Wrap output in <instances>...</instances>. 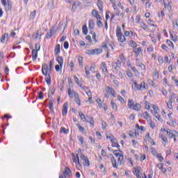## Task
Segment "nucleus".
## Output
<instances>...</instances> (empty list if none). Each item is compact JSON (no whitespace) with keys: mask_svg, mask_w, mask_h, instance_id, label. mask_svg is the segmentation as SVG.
Returning <instances> with one entry per match:
<instances>
[{"mask_svg":"<svg viewBox=\"0 0 178 178\" xmlns=\"http://www.w3.org/2000/svg\"><path fill=\"white\" fill-rule=\"evenodd\" d=\"M39 99H42L44 98V93L42 91L39 92L38 93Z\"/></svg>","mask_w":178,"mask_h":178,"instance_id":"obj_50","label":"nucleus"},{"mask_svg":"<svg viewBox=\"0 0 178 178\" xmlns=\"http://www.w3.org/2000/svg\"><path fill=\"white\" fill-rule=\"evenodd\" d=\"M82 31L84 34V35H87L88 33V29L87 28V25H83L82 27Z\"/></svg>","mask_w":178,"mask_h":178,"instance_id":"obj_29","label":"nucleus"},{"mask_svg":"<svg viewBox=\"0 0 178 178\" xmlns=\"http://www.w3.org/2000/svg\"><path fill=\"white\" fill-rule=\"evenodd\" d=\"M76 127H78L79 131H84V127H81L79 124H76Z\"/></svg>","mask_w":178,"mask_h":178,"instance_id":"obj_51","label":"nucleus"},{"mask_svg":"<svg viewBox=\"0 0 178 178\" xmlns=\"http://www.w3.org/2000/svg\"><path fill=\"white\" fill-rule=\"evenodd\" d=\"M2 5L5 7V9L8 12H10L12 10V2L10 0H1Z\"/></svg>","mask_w":178,"mask_h":178,"instance_id":"obj_3","label":"nucleus"},{"mask_svg":"<svg viewBox=\"0 0 178 178\" xmlns=\"http://www.w3.org/2000/svg\"><path fill=\"white\" fill-rule=\"evenodd\" d=\"M140 27H142V29H143L144 30H147L148 29V26L144 22L140 23Z\"/></svg>","mask_w":178,"mask_h":178,"instance_id":"obj_43","label":"nucleus"},{"mask_svg":"<svg viewBox=\"0 0 178 178\" xmlns=\"http://www.w3.org/2000/svg\"><path fill=\"white\" fill-rule=\"evenodd\" d=\"M106 122L105 121H102V127L103 130H105L106 129Z\"/></svg>","mask_w":178,"mask_h":178,"instance_id":"obj_53","label":"nucleus"},{"mask_svg":"<svg viewBox=\"0 0 178 178\" xmlns=\"http://www.w3.org/2000/svg\"><path fill=\"white\" fill-rule=\"evenodd\" d=\"M134 106V101H133L132 99H129L128 100V108L129 109L133 108V107Z\"/></svg>","mask_w":178,"mask_h":178,"instance_id":"obj_26","label":"nucleus"},{"mask_svg":"<svg viewBox=\"0 0 178 178\" xmlns=\"http://www.w3.org/2000/svg\"><path fill=\"white\" fill-rule=\"evenodd\" d=\"M92 15L93 17H95V19H97V20H102V17H101V15H99V13H98L97 10H93L92 11Z\"/></svg>","mask_w":178,"mask_h":178,"instance_id":"obj_11","label":"nucleus"},{"mask_svg":"<svg viewBox=\"0 0 178 178\" xmlns=\"http://www.w3.org/2000/svg\"><path fill=\"white\" fill-rule=\"evenodd\" d=\"M97 6L100 10V12H103L104 11V6H102V4L101 3V1H99V0L97 1Z\"/></svg>","mask_w":178,"mask_h":178,"instance_id":"obj_34","label":"nucleus"},{"mask_svg":"<svg viewBox=\"0 0 178 178\" xmlns=\"http://www.w3.org/2000/svg\"><path fill=\"white\" fill-rule=\"evenodd\" d=\"M143 88H145V82H141V83L138 87V91H141V90H143Z\"/></svg>","mask_w":178,"mask_h":178,"instance_id":"obj_31","label":"nucleus"},{"mask_svg":"<svg viewBox=\"0 0 178 178\" xmlns=\"http://www.w3.org/2000/svg\"><path fill=\"white\" fill-rule=\"evenodd\" d=\"M74 94H77L74 90H72V88H68V95L70 98H73L74 97Z\"/></svg>","mask_w":178,"mask_h":178,"instance_id":"obj_18","label":"nucleus"},{"mask_svg":"<svg viewBox=\"0 0 178 178\" xmlns=\"http://www.w3.org/2000/svg\"><path fill=\"white\" fill-rule=\"evenodd\" d=\"M167 106L169 108V109H172V108H173L172 106V101H170L168 103H167Z\"/></svg>","mask_w":178,"mask_h":178,"instance_id":"obj_58","label":"nucleus"},{"mask_svg":"<svg viewBox=\"0 0 178 178\" xmlns=\"http://www.w3.org/2000/svg\"><path fill=\"white\" fill-rule=\"evenodd\" d=\"M54 52L56 55L59 56V54H60V44L56 45Z\"/></svg>","mask_w":178,"mask_h":178,"instance_id":"obj_17","label":"nucleus"},{"mask_svg":"<svg viewBox=\"0 0 178 178\" xmlns=\"http://www.w3.org/2000/svg\"><path fill=\"white\" fill-rule=\"evenodd\" d=\"M132 109H133V111H137L138 112V111H140V109H141V105H140V104H136L132 107Z\"/></svg>","mask_w":178,"mask_h":178,"instance_id":"obj_24","label":"nucleus"},{"mask_svg":"<svg viewBox=\"0 0 178 178\" xmlns=\"http://www.w3.org/2000/svg\"><path fill=\"white\" fill-rule=\"evenodd\" d=\"M118 100L120 102H121V104H125L124 99H123V97H122V96H120V95L118 96Z\"/></svg>","mask_w":178,"mask_h":178,"instance_id":"obj_41","label":"nucleus"},{"mask_svg":"<svg viewBox=\"0 0 178 178\" xmlns=\"http://www.w3.org/2000/svg\"><path fill=\"white\" fill-rule=\"evenodd\" d=\"M38 56V51L35 49L32 50V58L33 60H37V58Z\"/></svg>","mask_w":178,"mask_h":178,"instance_id":"obj_15","label":"nucleus"},{"mask_svg":"<svg viewBox=\"0 0 178 178\" xmlns=\"http://www.w3.org/2000/svg\"><path fill=\"white\" fill-rule=\"evenodd\" d=\"M67 106H69V104H67V102L65 103L63 106V116H66V115H67Z\"/></svg>","mask_w":178,"mask_h":178,"instance_id":"obj_12","label":"nucleus"},{"mask_svg":"<svg viewBox=\"0 0 178 178\" xmlns=\"http://www.w3.org/2000/svg\"><path fill=\"white\" fill-rule=\"evenodd\" d=\"M49 108L51 112H54V101H52V100L49 101Z\"/></svg>","mask_w":178,"mask_h":178,"instance_id":"obj_30","label":"nucleus"},{"mask_svg":"<svg viewBox=\"0 0 178 178\" xmlns=\"http://www.w3.org/2000/svg\"><path fill=\"white\" fill-rule=\"evenodd\" d=\"M78 62L79 63V66H81V67H83V57L79 56L78 57Z\"/></svg>","mask_w":178,"mask_h":178,"instance_id":"obj_38","label":"nucleus"},{"mask_svg":"<svg viewBox=\"0 0 178 178\" xmlns=\"http://www.w3.org/2000/svg\"><path fill=\"white\" fill-rule=\"evenodd\" d=\"M86 54L87 55H94L92 49L86 51Z\"/></svg>","mask_w":178,"mask_h":178,"instance_id":"obj_62","label":"nucleus"},{"mask_svg":"<svg viewBox=\"0 0 178 178\" xmlns=\"http://www.w3.org/2000/svg\"><path fill=\"white\" fill-rule=\"evenodd\" d=\"M56 60L60 65V67H62V66H63V58L62 56H57Z\"/></svg>","mask_w":178,"mask_h":178,"instance_id":"obj_14","label":"nucleus"},{"mask_svg":"<svg viewBox=\"0 0 178 178\" xmlns=\"http://www.w3.org/2000/svg\"><path fill=\"white\" fill-rule=\"evenodd\" d=\"M93 55H99V54H102V49H92Z\"/></svg>","mask_w":178,"mask_h":178,"instance_id":"obj_23","label":"nucleus"},{"mask_svg":"<svg viewBox=\"0 0 178 178\" xmlns=\"http://www.w3.org/2000/svg\"><path fill=\"white\" fill-rule=\"evenodd\" d=\"M96 102L98 104L99 108H102V103H101L102 102L101 99L99 98L97 99Z\"/></svg>","mask_w":178,"mask_h":178,"instance_id":"obj_46","label":"nucleus"},{"mask_svg":"<svg viewBox=\"0 0 178 178\" xmlns=\"http://www.w3.org/2000/svg\"><path fill=\"white\" fill-rule=\"evenodd\" d=\"M143 114L145 115V119L148 120V119H149V114H148V112L145 111L143 113Z\"/></svg>","mask_w":178,"mask_h":178,"instance_id":"obj_52","label":"nucleus"},{"mask_svg":"<svg viewBox=\"0 0 178 178\" xmlns=\"http://www.w3.org/2000/svg\"><path fill=\"white\" fill-rule=\"evenodd\" d=\"M80 6V3L74 2L72 4V9H77V8Z\"/></svg>","mask_w":178,"mask_h":178,"instance_id":"obj_40","label":"nucleus"},{"mask_svg":"<svg viewBox=\"0 0 178 178\" xmlns=\"http://www.w3.org/2000/svg\"><path fill=\"white\" fill-rule=\"evenodd\" d=\"M55 33H56V30H55V29L52 28L50 29V32L49 33L52 35H54V34H55Z\"/></svg>","mask_w":178,"mask_h":178,"instance_id":"obj_57","label":"nucleus"},{"mask_svg":"<svg viewBox=\"0 0 178 178\" xmlns=\"http://www.w3.org/2000/svg\"><path fill=\"white\" fill-rule=\"evenodd\" d=\"M166 42H167L168 45V47H170L172 49H175V44H173V42H172V41H170L169 40H167Z\"/></svg>","mask_w":178,"mask_h":178,"instance_id":"obj_33","label":"nucleus"},{"mask_svg":"<svg viewBox=\"0 0 178 178\" xmlns=\"http://www.w3.org/2000/svg\"><path fill=\"white\" fill-rule=\"evenodd\" d=\"M133 173L136 177H138L140 176V173H141V167L137 166L136 168H134Z\"/></svg>","mask_w":178,"mask_h":178,"instance_id":"obj_9","label":"nucleus"},{"mask_svg":"<svg viewBox=\"0 0 178 178\" xmlns=\"http://www.w3.org/2000/svg\"><path fill=\"white\" fill-rule=\"evenodd\" d=\"M153 109L154 112L152 111V113H153L154 116L159 120V122H162V119H161V115L158 113V111H159V108L155 105H153Z\"/></svg>","mask_w":178,"mask_h":178,"instance_id":"obj_4","label":"nucleus"},{"mask_svg":"<svg viewBox=\"0 0 178 178\" xmlns=\"http://www.w3.org/2000/svg\"><path fill=\"white\" fill-rule=\"evenodd\" d=\"M118 151H119L120 152V149H118V150H114L113 151V154L114 155L117 157V158H119V156H122V154H120V153H117Z\"/></svg>","mask_w":178,"mask_h":178,"instance_id":"obj_44","label":"nucleus"},{"mask_svg":"<svg viewBox=\"0 0 178 178\" xmlns=\"http://www.w3.org/2000/svg\"><path fill=\"white\" fill-rule=\"evenodd\" d=\"M158 61L160 63H163V58L162 57H159L158 58Z\"/></svg>","mask_w":178,"mask_h":178,"instance_id":"obj_64","label":"nucleus"},{"mask_svg":"<svg viewBox=\"0 0 178 178\" xmlns=\"http://www.w3.org/2000/svg\"><path fill=\"white\" fill-rule=\"evenodd\" d=\"M97 27H99V29H101L104 26V24L102 23V22H101V19H99L97 21Z\"/></svg>","mask_w":178,"mask_h":178,"instance_id":"obj_42","label":"nucleus"},{"mask_svg":"<svg viewBox=\"0 0 178 178\" xmlns=\"http://www.w3.org/2000/svg\"><path fill=\"white\" fill-rule=\"evenodd\" d=\"M55 69L56 72H59V70H60V69H62V67H60V65H56L55 66Z\"/></svg>","mask_w":178,"mask_h":178,"instance_id":"obj_59","label":"nucleus"},{"mask_svg":"<svg viewBox=\"0 0 178 178\" xmlns=\"http://www.w3.org/2000/svg\"><path fill=\"white\" fill-rule=\"evenodd\" d=\"M74 98H75V101H76L77 105H79V106H80L81 102H80V99L79 98V93H74Z\"/></svg>","mask_w":178,"mask_h":178,"instance_id":"obj_25","label":"nucleus"},{"mask_svg":"<svg viewBox=\"0 0 178 178\" xmlns=\"http://www.w3.org/2000/svg\"><path fill=\"white\" fill-rule=\"evenodd\" d=\"M166 133L168 135V137H170V138H173V137H176V134H177V131H170V129H168L166 130Z\"/></svg>","mask_w":178,"mask_h":178,"instance_id":"obj_8","label":"nucleus"},{"mask_svg":"<svg viewBox=\"0 0 178 178\" xmlns=\"http://www.w3.org/2000/svg\"><path fill=\"white\" fill-rule=\"evenodd\" d=\"M79 115L80 116L81 120H84V122H87V123H90L92 127H94V118L92 117H88L84 115L83 112L80 111L79 113Z\"/></svg>","mask_w":178,"mask_h":178,"instance_id":"obj_1","label":"nucleus"},{"mask_svg":"<svg viewBox=\"0 0 178 178\" xmlns=\"http://www.w3.org/2000/svg\"><path fill=\"white\" fill-rule=\"evenodd\" d=\"M138 66L139 67H140V69H142V70H145V65L143 63H140L139 65H138Z\"/></svg>","mask_w":178,"mask_h":178,"instance_id":"obj_56","label":"nucleus"},{"mask_svg":"<svg viewBox=\"0 0 178 178\" xmlns=\"http://www.w3.org/2000/svg\"><path fill=\"white\" fill-rule=\"evenodd\" d=\"M60 133H64V134H67L69 133V129H66L65 127H61L60 130Z\"/></svg>","mask_w":178,"mask_h":178,"instance_id":"obj_35","label":"nucleus"},{"mask_svg":"<svg viewBox=\"0 0 178 178\" xmlns=\"http://www.w3.org/2000/svg\"><path fill=\"white\" fill-rule=\"evenodd\" d=\"M8 37H9V34L4 33V35H3V36L1 38V42H2V44H5V41H6V40H8Z\"/></svg>","mask_w":178,"mask_h":178,"instance_id":"obj_21","label":"nucleus"},{"mask_svg":"<svg viewBox=\"0 0 178 178\" xmlns=\"http://www.w3.org/2000/svg\"><path fill=\"white\" fill-rule=\"evenodd\" d=\"M80 87H81V88H82V90H83V91H85V92H87V91H88V90H90V89H88V87L83 86V85H81V86H80Z\"/></svg>","mask_w":178,"mask_h":178,"instance_id":"obj_54","label":"nucleus"},{"mask_svg":"<svg viewBox=\"0 0 178 178\" xmlns=\"http://www.w3.org/2000/svg\"><path fill=\"white\" fill-rule=\"evenodd\" d=\"M35 47V51H37L38 52V51H40V49L41 48L40 43H36Z\"/></svg>","mask_w":178,"mask_h":178,"instance_id":"obj_47","label":"nucleus"},{"mask_svg":"<svg viewBox=\"0 0 178 178\" xmlns=\"http://www.w3.org/2000/svg\"><path fill=\"white\" fill-rule=\"evenodd\" d=\"M64 177H72V170L69 167H65V171L63 173Z\"/></svg>","mask_w":178,"mask_h":178,"instance_id":"obj_5","label":"nucleus"},{"mask_svg":"<svg viewBox=\"0 0 178 178\" xmlns=\"http://www.w3.org/2000/svg\"><path fill=\"white\" fill-rule=\"evenodd\" d=\"M111 159L113 168H118V164L116 163V159H115L114 156H112Z\"/></svg>","mask_w":178,"mask_h":178,"instance_id":"obj_28","label":"nucleus"},{"mask_svg":"<svg viewBox=\"0 0 178 178\" xmlns=\"http://www.w3.org/2000/svg\"><path fill=\"white\" fill-rule=\"evenodd\" d=\"M45 81L47 86H51V75L49 74L46 76Z\"/></svg>","mask_w":178,"mask_h":178,"instance_id":"obj_27","label":"nucleus"},{"mask_svg":"<svg viewBox=\"0 0 178 178\" xmlns=\"http://www.w3.org/2000/svg\"><path fill=\"white\" fill-rule=\"evenodd\" d=\"M161 140L165 143L166 144H168V138H166V136L161 135Z\"/></svg>","mask_w":178,"mask_h":178,"instance_id":"obj_45","label":"nucleus"},{"mask_svg":"<svg viewBox=\"0 0 178 178\" xmlns=\"http://www.w3.org/2000/svg\"><path fill=\"white\" fill-rule=\"evenodd\" d=\"M88 27L90 30H94V27H95V22H94L93 19L89 20Z\"/></svg>","mask_w":178,"mask_h":178,"instance_id":"obj_16","label":"nucleus"},{"mask_svg":"<svg viewBox=\"0 0 178 178\" xmlns=\"http://www.w3.org/2000/svg\"><path fill=\"white\" fill-rule=\"evenodd\" d=\"M49 92H51L52 95L55 94V88L51 87L49 88Z\"/></svg>","mask_w":178,"mask_h":178,"instance_id":"obj_49","label":"nucleus"},{"mask_svg":"<svg viewBox=\"0 0 178 178\" xmlns=\"http://www.w3.org/2000/svg\"><path fill=\"white\" fill-rule=\"evenodd\" d=\"M41 35H42V33H39L38 31L36 33H34L32 35V38L33 40H38V38H40V40H41Z\"/></svg>","mask_w":178,"mask_h":178,"instance_id":"obj_13","label":"nucleus"},{"mask_svg":"<svg viewBox=\"0 0 178 178\" xmlns=\"http://www.w3.org/2000/svg\"><path fill=\"white\" fill-rule=\"evenodd\" d=\"M101 69L105 73H108V69L106 68V63H101Z\"/></svg>","mask_w":178,"mask_h":178,"instance_id":"obj_20","label":"nucleus"},{"mask_svg":"<svg viewBox=\"0 0 178 178\" xmlns=\"http://www.w3.org/2000/svg\"><path fill=\"white\" fill-rule=\"evenodd\" d=\"M35 13L36 11L34 10L33 12L31 13V15H30V19H34L35 17Z\"/></svg>","mask_w":178,"mask_h":178,"instance_id":"obj_48","label":"nucleus"},{"mask_svg":"<svg viewBox=\"0 0 178 178\" xmlns=\"http://www.w3.org/2000/svg\"><path fill=\"white\" fill-rule=\"evenodd\" d=\"M112 67H114L115 70H116L117 72L120 69V67H119V65L116 63H113Z\"/></svg>","mask_w":178,"mask_h":178,"instance_id":"obj_36","label":"nucleus"},{"mask_svg":"<svg viewBox=\"0 0 178 178\" xmlns=\"http://www.w3.org/2000/svg\"><path fill=\"white\" fill-rule=\"evenodd\" d=\"M145 108H146V109H147V110H149V108H150V107H149V102H145Z\"/></svg>","mask_w":178,"mask_h":178,"instance_id":"obj_60","label":"nucleus"},{"mask_svg":"<svg viewBox=\"0 0 178 178\" xmlns=\"http://www.w3.org/2000/svg\"><path fill=\"white\" fill-rule=\"evenodd\" d=\"M111 106L114 111H118V105L113 102V100H111Z\"/></svg>","mask_w":178,"mask_h":178,"instance_id":"obj_39","label":"nucleus"},{"mask_svg":"<svg viewBox=\"0 0 178 178\" xmlns=\"http://www.w3.org/2000/svg\"><path fill=\"white\" fill-rule=\"evenodd\" d=\"M106 88H107L106 92L108 94H111L112 95V97H113L115 98V97H116V94L115 92V89H113V88L110 87V86H107Z\"/></svg>","mask_w":178,"mask_h":178,"instance_id":"obj_10","label":"nucleus"},{"mask_svg":"<svg viewBox=\"0 0 178 178\" xmlns=\"http://www.w3.org/2000/svg\"><path fill=\"white\" fill-rule=\"evenodd\" d=\"M123 159H124V157L123 156V154H122L118 159V165H122V162L123 161Z\"/></svg>","mask_w":178,"mask_h":178,"instance_id":"obj_32","label":"nucleus"},{"mask_svg":"<svg viewBox=\"0 0 178 178\" xmlns=\"http://www.w3.org/2000/svg\"><path fill=\"white\" fill-rule=\"evenodd\" d=\"M111 141L112 143L113 147H116L117 148H120V145H119V143L116 141V139H111Z\"/></svg>","mask_w":178,"mask_h":178,"instance_id":"obj_19","label":"nucleus"},{"mask_svg":"<svg viewBox=\"0 0 178 178\" xmlns=\"http://www.w3.org/2000/svg\"><path fill=\"white\" fill-rule=\"evenodd\" d=\"M64 48H65V49H67L69 48V42H64Z\"/></svg>","mask_w":178,"mask_h":178,"instance_id":"obj_61","label":"nucleus"},{"mask_svg":"<svg viewBox=\"0 0 178 178\" xmlns=\"http://www.w3.org/2000/svg\"><path fill=\"white\" fill-rule=\"evenodd\" d=\"M63 83H60L59 86V88L60 91H63Z\"/></svg>","mask_w":178,"mask_h":178,"instance_id":"obj_63","label":"nucleus"},{"mask_svg":"<svg viewBox=\"0 0 178 178\" xmlns=\"http://www.w3.org/2000/svg\"><path fill=\"white\" fill-rule=\"evenodd\" d=\"M52 67H54V61H50L49 71L51 72V70H52Z\"/></svg>","mask_w":178,"mask_h":178,"instance_id":"obj_55","label":"nucleus"},{"mask_svg":"<svg viewBox=\"0 0 178 178\" xmlns=\"http://www.w3.org/2000/svg\"><path fill=\"white\" fill-rule=\"evenodd\" d=\"M48 72H51L49 68H48V65L47 64H44V65H42V73L43 76H48Z\"/></svg>","mask_w":178,"mask_h":178,"instance_id":"obj_6","label":"nucleus"},{"mask_svg":"<svg viewBox=\"0 0 178 178\" xmlns=\"http://www.w3.org/2000/svg\"><path fill=\"white\" fill-rule=\"evenodd\" d=\"M74 81L75 83H76L77 86H79V87H81V83H80V81L79 79V78L76 76H74Z\"/></svg>","mask_w":178,"mask_h":178,"instance_id":"obj_37","label":"nucleus"},{"mask_svg":"<svg viewBox=\"0 0 178 178\" xmlns=\"http://www.w3.org/2000/svg\"><path fill=\"white\" fill-rule=\"evenodd\" d=\"M134 52L136 56H138V55H140V54H141V52H143V49L141 47H139V48L134 50Z\"/></svg>","mask_w":178,"mask_h":178,"instance_id":"obj_22","label":"nucleus"},{"mask_svg":"<svg viewBox=\"0 0 178 178\" xmlns=\"http://www.w3.org/2000/svg\"><path fill=\"white\" fill-rule=\"evenodd\" d=\"M116 34L120 42H124L126 41V38L122 34V29L119 26L117 27Z\"/></svg>","mask_w":178,"mask_h":178,"instance_id":"obj_2","label":"nucleus"},{"mask_svg":"<svg viewBox=\"0 0 178 178\" xmlns=\"http://www.w3.org/2000/svg\"><path fill=\"white\" fill-rule=\"evenodd\" d=\"M81 159L83 161L84 166H90V161H88V158L86 156H84V154H81Z\"/></svg>","mask_w":178,"mask_h":178,"instance_id":"obj_7","label":"nucleus"}]
</instances>
